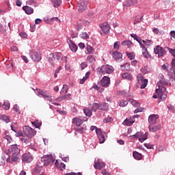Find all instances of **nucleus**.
I'll return each instance as SVG.
<instances>
[{
  "instance_id": "obj_27",
  "label": "nucleus",
  "mask_w": 175,
  "mask_h": 175,
  "mask_svg": "<svg viewBox=\"0 0 175 175\" xmlns=\"http://www.w3.org/2000/svg\"><path fill=\"white\" fill-rule=\"evenodd\" d=\"M83 112L86 117H92V110L89 109L88 107H85L83 109Z\"/></svg>"
},
{
  "instance_id": "obj_22",
  "label": "nucleus",
  "mask_w": 175,
  "mask_h": 175,
  "mask_svg": "<svg viewBox=\"0 0 175 175\" xmlns=\"http://www.w3.org/2000/svg\"><path fill=\"white\" fill-rule=\"evenodd\" d=\"M131 38H133L134 40H137L140 45V47H143V43H142V38L135 33L131 34Z\"/></svg>"
},
{
  "instance_id": "obj_49",
  "label": "nucleus",
  "mask_w": 175,
  "mask_h": 175,
  "mask_svg": "<svg viewBox=\"0 0 175 175\" xmlns=\"http://www.w3.org/2000/svg\"><path fill=\"white\" fill-rule=\"evenodd\" d=\"M125 6H132L133 5V0H126L124 3Z\"/></svg>"
},
{
  "instance_id": "obj_50",
  "label": "nucleus",
  "mask_w": 175,
  "mask_h": 175,
  "mask_svg": "<svg viewBox=\"0 0 175 175\" xmlns=\"http://www.w3.org/2000/svg\"><path fill=\"white\" fill-rule=\"evenodd\" d=\"M161 47L159 45H157L154 49V54H159L161 51Z\"/></svg>"
},
{
  "instance_id": "obj_26",
  "label": "nucleus",
  "mask_w": 175,
  "mask_h": 175,
  "mask_svg": "<svg viewBox=\"0 0 175 175\" xmlns=\"http://www.w3.org/2000/svg\"><path fill=\"white\" fill-rule=\"evenodd\" d=\"M50 55L54 59H57V61H59V59H61V57H62V54L61 53H51Z\"/></svg>"
},
{
  "instance_id": "obj_10",
  "label": "nucleus",
  "mask_w": 175,
  "mask_h": 175,
  "mask_svg": "<svg viewBox=\"0 0 175 175\" xmlns=\"http://www.w3.org/2000/svg\"><path fill=\"white\" fill-rule=\"evenodd\" d=\"M67 42L68 43V46L71 51L76 53V51H77V45H76V44H75V42L70 38H67Z\"/></svg>"
},
{
  "instance_id": "obj_32",
  "label": "nucleus",
  "mask_w": 175,
  "mask_h": 175,
  "mask_svg": "<svg viewBox=\"0 0 175 175\" xmlns=\"http://www.w3.org/2000/svg\"><path fill=\"white\" fill-rule=\"evenodd\" d=\"M123 79L126 80H132V75L129 72H124L122 75Z\"/></svg>"
},
{
  "instance_id": "obj_52",
  "label": "nucleus",
  "mask_w": 175,
  "mask_h": 175,
  "mask_svg": "<svg viewBox=\"0 0 175 175\" xmlns=\"http://www.w3.org/2000/svg\"><path fill=\"white\" fill-rule=\"evenodd\" d=\"M113 49L115 50H120V42L117 41L114 43Z\"/></svg>"
},
{
  "instance_id": "obj_14",
  "label": "nucleus",
  "mask_w": 175,
  "mask_h": 175,
  "mask_svg": "<svg viewBox=\"0 0 175 175\" xmlns=\"http://www.w3.org/2000/svg\"><path fill=\"white\" fill-rule=\"evenodd\" d=\"M100 85H102V87H109V85H110V78L106 76L103 77L100 81Z\"/></svg>"
},
{
  "instance_id": "obj_55",
  "label": "nucleus",
  "mask_w": 175,
  "mask_h": 175,
  "mask_svg": "<svg viewBox=\"0 0 175 175\" xmlns=\"http://www.w3.org/2000/svg\"><path fill=\"white\" fill-rule=\"evenodd\" d=\"M87 50H88V54H91L94 51V48H92V46H88Z\"/></svg>"
},
{
  "instance_id": "obj_5",
  "label": "nucleus",
  "mask_w": 175,
  "mask_h": 175,
  "mask_svg": "<svg viewBox=\"0 0 175 175\" xmlns=\"http://www.w3.org/2000/svg\"><path fill=\"white\" fill-rule=\"evenodd\" d=\"M23 131H24L25 135L27 137H33V136H35V135H36V131L33 130V129H32L29 126H25L23 127Z\"/></svg>"
},
{
  "instance_id": "obj_29",
  "label": "nucleus",
  "mask_w": 175,
  "mask_h": 175,
  "mask_svg": "<svg viewBox=\"0 0 175 175\" xmlns=\"http://www.w3.org/2000/svg\"><path fill=\"white\" fill-rule=\"evenodd\" d=\"M36 91L39 95H42V96H44V98H46L47 95L49 94L46 91L40 89H36Z\"/></svg>"
},
{
  "instance_id": "obj_53",
  "label": "nucleus",
  "mask_w": 175,
  "mask_h": 175,
  "mask_svg": "<svg viewBox=\"0 0 175 175\" xmlns=\"http://www.w3.org/2000/svg\"><path fill=\"white\" fill-rule=\"evenodd\" d=\"M13 109L14 110V111H16V113H18V114H20V108L18 107V105H14Z\"/></svg>"
},
{
  "instance_id": "obj_4",
  "label": "nucleus",
  "mask_w": 175,
  "mask_h": 175,
  "mask_svg": "<svg viewBox=\"0 0 175 175\" xmlns=\"http://www.w3.org/2000/svg\"><path fill=\"white\" fill-rule=\"evenodd\" d=\"M137 79L138 81V84L141 85V90H144V88L147 87V84H148V80L144 79V78H143V77L142 76V74H139L137 76Z\"/></svg>"
},
{
  "instance_id": "obj_40",
  "label": "nucleus",
  "mask_w": 175,
  "mask_h": 175,
  "mask_svg": "<svg viewBox=\"0 0 175 175\" xmlns=\"http://www.w3.org/2000/svg\"><path fill=\"white\" fill-rule=\"evenodd\" d=\"M31 124L32 125H34L36 128H40V126H42V122L39 120L31 122Z\"/></svg>"
},
{
  "instance_id": "obj_3",
  "label": "nucleus",
  "mask_w": 175,
  "mask_h": 175,
  "mask_svg": "<svg viewBox=\"0 0 175 175\" xmlns=\"http://www.w3.org/2000/svg\"><path fill=\"white\" fill-rule=\"evenodd\" d=\"M156 93L157 94L161 100H165L166 98H167V92L166 91V88H162L161 89H157Z\"/></svg>"
},
{
  "instance_id": "obj_54",
  "label": "nucleus",
  "mask_w": 175,
  "mask_h": 175,
  "mask_svg": "<svg viewBox=\"0 0 175 175\" xmlns=\"http://www.w3.org/2000/svg\"><path fill=\"white\" fill-rule=\"evenodd\" d=\"M87 66H88L87 62H83L81 64L80 68L81 70H83V69H85Z\"/></svg>"
},
{
  "instance_id": "obj_45",
  "label": "nucleus",
  "mask_w": 175,
  "mask_h": 175,
  "mask_svg": "<svg viewBox=\"0 0 175 175\" xmlns=\"http://www.w3.org/2000/svg\"><path fill=\"white\" fill-rule=\"evenodd\" d=\"M18 154H12V157H11V161L12 162H18V160L20 159L18 158V156H17Z\"/></svg>"
},
{
  "instance_id": "obj_36",
  "label": "nucleus",
  "mask_w": 175,
  "mask_h": 175,
  "mask_svg": "<svg viewBox=\"0 0 175 175\" xmlns=\"http://www.w3.org/2000/svg\"><path fill=\"white\" fill-rule=\"evenodd\" d=\"M62 2V0H53L52 1V3H53L54 8H58L59 6H60Z\"/></svg>"
},
{
  "instance_id": "obj_24",
  "label": "nucleus",
  "mask_w": 175,
  "mask_h": 175,
  "mask_svg": "<svg viewBox=\"0 0 175 175\" xmlns=\"http://www.w3.org/2000/svg\"><path fill=\"white\" fill-rule=\"evenodd\" d=\"M159 129H161L160 125H157V126H155L154 124L149 125V131H150V132H157V131H159Z\"/></svg>"
},
{
  "instance_id": "obj_20",
  "label": "nucleus",
  "mask_w": 175,
  "mask_h": 175,
  "mask_svg": "<svg viewBox=\"0 0 175 175\" xmlns=\"http://www.w3.org/2000/svg\"><path fill=\"white\" fill-rule=\"evenodd\" d=\"M55 165L57 169H59L60 170L64 171L65 170V167H66V165L65 163L58 161V160H56L55 163Z\"/></svg>"
},
{
  "instance_id": "obj_48",
  "label": "nucleus",
  "mask_w": 175,
  "mask_h": 175,
  "mask_svg": "<svg viewBox=\"0 0 175 175\" xmlns=\"http://www.w3.org/2000/svg\"><path fill=\"white\" fill-rule=\"evenodd\" d=\"M0 32L3 33V35L6 34V26L1 25H0Z\"/></svg>"
},
{
  "instance_id": "obj_58",
  "label": "nucleus",
  "mask_w": 175,
  "mask_h": 175,
  "mask_svg": "<svg viewBox=\"0 0 175 175\" xmlns=\"http://www.w3.org/2000/svg\"><path fill=\"white\" fill-rule=\"evenodd\" d=\"M127 57L130 59H133V58H135V55H133V53H127Z\"/></svg>"
},
{
  "instance_id": "obj_47",
  "label": "nucleus",
  "mask_w": 175,
  "mask_h": 175,
  "mask_svg": "<svg viewBox=\"0 0 175 175\" xmlns=\"http://www.w3.org/2000/svg\"><path fill=\"white\" fill-rule=\"evenodd\" d=\"M142 136V132H137L136 134L131 136V137H133V139H140Z\"/></svg>"
},
{
  "instance_id": "obj_60",
  "label": "nucleus",
  "mask_w": 175,
  "mask_h": 175,
  "mask_svg": "<svg viewBox=\"0 0 175 175\" xmlns=\"http://www.w3.org/2000/svg\"><path fill=\"white\" fill-rule=\"evenodd\" d=\"M27 5H32L33 3H35V0H28L26 1Z\"/></svg>"
},
{
  "instance_id": "obj_46",
  "label": "nucleus",
  "mask_w": 175,
  "mask_h": 175,
  "mask_svg": "<svg viewBox=\"0 0 175 175\" xmlns=\"http://www.w3.org/2000/svg\"><path fill=\"white\" fill-rule=\"evenodd\" d=\"M91 109H92V111H96V109H99V104H98L96 103H93Z\"/></svg>"
},
{
  "instance_id": "obj_44",
  "label": "nucleus",
  "mask_w": 175,
  "mask_h": 175,
  "mask_svg": "<svg viewBox=\"0 0 175 175\" xmlns=\"http://www.w3.org/2000/svg\"><path fill=\"white\" fill-rule=\"evenodd\" d=\"M130 66L131 64L129 63H126L125 64L121 65L120 68H122L123 70H129Z\"/></svg>"
},
{
  "instance_id": "obj_64",
  "label": "nucleus",
  "mask_w": 175,
  "mask_h": 175,
  "mask_svg": "<svg viewBox=\"0 0 175 175\" xmlns=\"http://www.w3.org/2000/svg\"><path fill=\"white\" fill-rule=\"evenodd\" d=\"M42 23V19L40 18H36V21H35V24H41Z\"/></svg>"
},
{
  "instance_id": "obj_57",
  "label": "nucleus",
  "mask_w": 175,
  "mask_h": 175,
  "mask_svg": "<svg viewBox=\"0 0 175 175\" xmlns=\"http://www.w3.org/2000/svg\"><path fill=\"white\" fill-rule=\"evenodd\" d=\"M81 38H83V39H88V33H87V32L82 33Z\"/></svg>"
},
{
  "instance_id": "obj_9",
  "label": "nucleus",
  "mask_w": 175,
  "mask_h": 175,
  "mask_svg": "<svg viewBox=\"0 0 175 175\" xmlns=\"http://www.w3.org/2000/svg\"><path fill=\"white\" fill-rule=\"evenodd\" d=\"M8 151L12 155H18L20 154V148H18L17 144L12 145Z\"/></svg>"
},
{
  "instance_id": "obj_28",
  "label": "nucleus",
  "mask_w": 175,
  "mask_h": 175,
  "mask_svg": "<svg viewBox=\"0 0 175 175\" xmlns=\"http://www.w3.org/2000/svg\"><path fill=\"white\" fill-rule=\"evenodd\" d=\"M142 46H144L145 47H150V46H152V41L151 40H146L142 41Z\"/></svg>"
},
{
  "instance_id": "obj_16",
  "label": "nucleus",
  "mask_w": 175,
  "mask_h": 175,
  "mask_svg": "<svg viewBox=\"0 0 175 175\" xmlns=\"http://www.w3.org/2000/svg\"><path fill=\"white\" fill-rule=\"evenodd\" d=\"M83 122H84V119L81 117L74 118L72 119V124L77 126H80Z\"/></svg>"
},
{
  "instance_id": "obj_11",
  "label": "nucleus",
  "mask_w": 175,
  "mask_h": 175,
  "mask_svg": "<svg viewBox=\"0 0 175 175\" xmlns=\"http://www.w3.org/2000/svg\"><path fill=\"white\" fill-rule=\"evenodd\" d=\"M100 27L101 28L103 33L107 35V33L110 31V25L107 22H105L100 25Z\"/></svg>"
},
{
  "instance_id": "obj_38",
  "label": "nucleus",
  "mask_w": 175,
  "mask_h": 175,
  "mask_svg": "<svg viewBox=\"0 0 175 175\" xmlns=\"http://www.w3.org/2000/svg\"><path fill=\"white\" fill-rule=\"evenodd\" d=\"M122 44L123 46H127V47H129V49H131L133 44L131 40H124L122 42Z\"/></svg>"
},
{
  "instance_id": "obj_62",
  "label": "nucleus",
  "mask_w": 175,
  "mask_h": 175,
  "mask_svg": "<svg viewBox=\"0 0 175 175\" xmlns=\"http://www.w3.org/2000/svg\"><path fill=\"white\" fill-rule=\"evenodd\" d=\"M117 143L120 144V146H124V144H125V142L122 139H118Z\"/></svg>"
},
{
  "instance_id": "obj_33",
  "label": "nucleus",
  "mask_w": 175,
  "mask_h": 175,
  "mask_svg": "<svg viewBox=\"0 0 175 175\" xmlns=\"http://www.w3.org/2000/svg\"><path fill=\"white\" fill-rule=\"evenodd\" d=\"M0 120L5 121L7 124L8 122H10V118L6 115H0Z\"/></svg>"
},
{
  "instance_id": "obj_25",
  "label": "nucleus",
  "mask_w": 175,
  "mask_h": 175,
  "mask_svg": "<svg viewBox=\"0 0 175 175\" xmlns=\"http://www.w3.org/2000/svg\"><path fill=\"white\" fill-rule=\"evenodd\" d=\"M99 110H103L104 111H106L109 110V105L106 103H103L101 104H99Z\"/></svg>"
},
{
  "instance_id": "obj_30",
  "label": "nucleus",
  "mask_w": 175,
  "mask_h": 175,
  "mask_svg": "<svg viewBox=\"0 0 175 175\" xmlns=\"http://www.w3.org/2000/svg\"><path fill=\"white\" fill-rule=\"evenodd\" d=\"M133 157L135 159H137V161H140V159L142 158V154L139 153L138 152H133Z\"/></svg>"
},
{
  "instance_id": "obj_35",
  "label": "nucleus",
  "mask_w": 175,
  "mask_h": 175,
  "mask_svg": "<svg viewBox=\"0 0 175 175\" xmlns=\"http://www.w3.org/2000/svg\"><path fill=\"white\" fill-rule=\"evenodd\" d=\"M75 129L78 133H84L87 129L86 127H76Z\"/></svg>"
},
{
  "instance_id": "obj_19",
  "label": "nucleus",
  "mask_w": 175,
  "mask_h": 175,
  "mask_svg": "<svg viewBox=\"0 0 175 175\" xmlns=\"http://www.w3.org/2000/svg\"><path fill=\"white\" fill-rule=\"evenodd\" d=\"M141 49H142V55L144 58H146L147 59L151 58L150 53H148V51H147V47L143 45V46H141Z\"/></svg>"
},
{
  "instance_id": "obj_13",
  "label": "nucleus",
  "mask_w": 175,
  "mask_h": 175,
  "mask_svg": "<svg viewBox=\"0 0 175 175\" xmlns=\"http://www.w3.org/2000/svg\"><path fill=\"white\" fill-rule=\"evenodd\" d=\"M157 118H159V115L158 114L150 115L148 118V122L150 125H154L157 122Z\"/></svg>"
},
{
  "instance_id": "obj_7",
  "label": "nucleus",
  "mask_w": 175,
  "mask_h": 175,
  "mask_svg": "<svg viewBox=\"0 0 175 175\" xmlns=\"http://www.w3.org/2000/svg\"><path fill=\"white\" fill-rule=\"evenodd\" d=\"M101 73H103L104 75H111V73H113V66H109V65H105L102 66L100 68Z\"/></svg>"
},
{
  "instance_id": "obj_56",
  "label": "nucleus",
  "mask_w": 175,
  "mask_h": 175,
  "mask_svg": "<svg viewBox=\"0 0 175 175\" xmlns=\"http://www.w3.org/2000/svg\"><path fill=\"white\" fill-rule=\"evenodd\" d=\"M3 106H4L5 110H9V109H10V104L6 105V102L3 103Z\"/></svg>"
},
{
  "instance_id": "obj_2",
  "label": "nucleus",
  "mask_w": 175,
  "mask_h": 175,
  "mask_svg": "<svg viewBox=\"0 0 175 175\" xmlns=\"http://www.w3.org/2000/svg\"><path fill=\"white\" fill-rule=\"evenodd\" d=\"M97 137L99 140L100 144H103L106 141V137H107V134L105 131H102V129L96 130Z\"/></svg>"
},
{
  "instance_id": "obj_51",
  "label": "nucleus",
  "mask_w": 175,
  "mask_h": 175,
  "mask_svg": "<svg viewBox=\"0 0 175 175\" xmlns=\"http://www.w3.org/2000/svg\"><path fill=\"white\" fill-rule=\"evenodd\" d=\"M165 54H166V51H165V49H163V48L161 47L158 55L159 57H163Z\"/></svg>"
},
{
  "instance_id": "obj_34",
  "label": "nucleus",
  "mask_w": 175,
  "mask_h": 175,
  "mask_svg": "<svg viewBox=\"0 0 175 175\" xmlns=\"http://www.w3.org/2000/svg\"><path fill=\"white\" fill-rule=\"evenodd\" d=\"M147 136H148V133H146L145 134L142 133V136L139 138V142H140V143H143L144 140H147Z\"/></svg>"
},
{
  "instance_id": "obj_12",
  "label": "nucleus",
  "mask_w": 175,
  "mask_h": 175,
  "mask_svg": "<svg viewBox=\"0 0 175 175\" xmlns=\"http://www.w3.org/2000/svg\"><path fill=\"white\" fill-rule=\"evenodd\" d=\"M106 166V164L105 163L100 161V160L95 159L94 161V167L96 169H98V170H100L102 168L105 167Z\"/></svg>"
},
{
  "instance_id": "obj_8",
  "label": "nucleus",
  "mask_w": 175,
  "mask_h": 175,
  "mask_svg": "<svg viewBox=\"0 0 175 175\" xmlns=\"http://www.w3.org/2000/svg\"><path fill=\"white\" fill-rule=\"evenodd\" d=\"M33 161V156L30 152L24 153L22 156V162L31 163Z\"/></svg>"
},
{
  "instance_id": "obj_1",
  "label": "nucleus",
  "mask_w": 175,
  "mask_h": 175,
  "mask_svg": "<svg viewBox=\"0 0 175 175\" xmlns=\"http://www.w3.org/2000/svg\"><path fill=\"white\" fill-rule=\"evenodd\" d=\"M54 163V158L52 154H46L41 158L40 166H49L50 163Z\"/></svg>"
},
{
  "instance_id": "obj_15",
  "label": "nucleus",
  "mask_w": 175,
  "mask_h": 175,
  "mask_svg": "<svg viewBox=\"0 0 175 175\" xmlns=\"http://www.w3.org/2000/svg\"><path fill=\"white\" fill-rule=\"evenodd\" d=\"M31 58L34 62H39V61L42 59V56L40 55V53H39V51H36L31 55Z\"/></svg>"
},
{
  "instance_id": "obj_23",
  "label": "nucleus",
  "mask_w": 175,
  "mask_h": 175,
  "mask_svg": "<svg viewBox=\"0 0 175 175\" xmlns=\"http://www.w3.org/2000/svg\"><path fill=\"white\" fill-rule=\"evenodd\" d=\"M23 9L24 12H25L26 14H32V13H33V8L28 5L23 6Z\"/></svg>"
},
{
  "instance_id": "obj_37",
  "label": "nucleus",
  "mask_w": 175,
  "mask_h": 175,
  "mask_svg": "<svg viewBox=\"0 0 175 175\" xmlns=\"http://www.w3.org/2000/svg\"><path fill=\"white\" fill-rule=\"evenodd\" d=\"M118 105L120 107H125V106L128 105V101L127 100H120L118 102Z\"/></svg>"
},
{
  "instance_id": "obj_63",
  "label": "nucleus",
  "mask_w": 175,
  "mask_h": 175,
  "mask_svg": "<svg viewBox=\"0 0 175 175\" xmlns=\"http://www.w3.org/2000/svg\"><path fill=\"white\" fill-rule=\"evenodd\" d=\"M11 50L12 51H18V48H17L16 46H13L11 47Z\"/></svg>"
},
{
  "instance_id": "obj_17",
  "label": "nucleus",
  "mask_w": 175,
  "mask_h": 175,
  "mask_svg": "<svg viewBox=\"0 0 175 175\" xmlns=\"http://www.w3.org/2000/svg\"><path fill=\"white\" fill-rule=\"evenodd\" d=\"M112 57L114 58L115 61H122V54L117 51L112 53Z\"/></svg>"
},
{
  "instance_id": "obj_61",
  "label": "nucleus",
  "mask_w": 175,
  "mask_h": 175,
  "mask_svg": "<svg viewBox=\"0 0 175 175\" xmlns=\"http://www.w3.org/2000/svg\"><path fill=\"white\" fill-rule=\"evenodd\" d=\"M145 147H146V148H148L149 150H151L153 148V146L149 144H145Z\"/></svg>"
},
{
  "instance_id": "obj_43",
  "label": "nucleus",
  "mask_w": 175,
  "mask_h": 175,
  "mask_svg": "<svg viewBox=\"0 0 175 175\" xmlns=\"http://www.w3.org/2000/svg\"><path fill=\"white\" fill-rule=\"evenodd\" d=\"M71 96H72V94H68L67 95L58 98L57 100H59V102H61V100H64V99H69V98H70Z\"/></svg>"
},
{
  "instance_id": "obj_42",
  "label": "nucleus",
  "mask_w": 175,
  "mask_h": 175,
  "mask_svg": "<svg viewBox=\"0 0 175 175\" xmlns=\"http://www.w3.org/2000/svg\"><path fill=\"white\" fill-rule=\"evenodd\" d=\"M88 77H90V72H87L85 75V77H83V78L80 80L79 81L80 84H84V83H85Z\"/></svg>"
},
{
  "instance_id": "obj_18",
  "label": "nucleus",
  "mask_w": 175,
  "mask_h": 175,
  "mask_svg": "<svg viewBox=\"0 0 175 175\" xmlns=\"http://www.w3.org/2000/svg\"><path fill=\"white\" fill-rule=\"evenodd\" d=\"M172 65L173 72H168V76L170 79H173L174 80H175V59H172Z\"/></svg>"
},
{
  "instance_id": "obj_6",
  "label": "nucleus",
  "mask_w": 175,
  "mask_h": 175,
  "mask_svg": "<svg viewBox=\"0 0 175 175\" xmlns=\"http://www.w3.org/2000/svg\"><path fill=\"white\" fill-rule=\"evenodd\" d=\"M87 6H88V1L87 0H81L78 3V10L83 13V12H85L87 10Z\"/></svg>"
},
{
  "instance_id": "obj_31",
  "label": "nucleus",
  "mask_w": 175,
  "mask_h": 175,
  "mask_svg": "<svg viewBox=\"0 0 175 175\" xmlns=\"http://www.w3.org/2000/svg\"><path fill=\"white\" fill-rule=\"evenodd\" d=\"M129 102H130V103H131V105L134 107H139V106H140V103L139 102H137L135 99L130 98L129 100Z\"/></svg>"
},
{
  "instance_id": "obj_41",
  "label": "nucleus",
  "mask_w": 175,
  "mask_h": 175,
  "mask_svg": "<svg viewBox=\"0 0 175 175\" xmlns=\"http://www.w3.org/2000/svg\"><path fill=\"white\" fill-rule=\"evenodd\" d=\"M88 61H89V62L90 64H95L96 59H95V57H94L93 55H89L87 57Z\"/></svg>"
},
{
  "instance_id": "obj_21",
  "label": "nucleus",
  "mask_w": 175,
  "mask_h": 175,
  "mask_svg": "<svg viewBox=\"0 0 175 175\" xmlns=\"http://www.w3.org/2000/svg\"><path fill=\"white\" fill-rule=\"evenodd\" d=\"M134 123L135 119H133V118H129V119L126 118L123 122L124 125H126L127 126H131Z\"/></svg>"
},
{
  "instance_id": "obj_59",
  "label": "nucleus",
  "mask_w": 175,
  "mask_h": 175,
  "mask_svg": "<svg viewBox=\"0 0 175 175\" xmlns=\"http://www.w3.org/2000/svg\"><path fill=\"white\" fill-rule=\"evenodd\" d=\"M169 53L172 54V56L175 57V49H172L170 48H168Z\"/></svg>"
},
{
  "instance_id": "obj_39",
  "label": "nucleus",
  "mask_w": 175,
  "mask_h": 175,
  "mask_svg": "<svg viewBox=\"0 0 175 175\" xmlns=\"http://www.w3.org/2000/svg\"><path fill=\"white\" fill-rule=\"evenodd\" d=\"M69 88L67 85H64L62 90L60 91L61 95H64V94H66Z\"/></svg>"
}]
</instances>
